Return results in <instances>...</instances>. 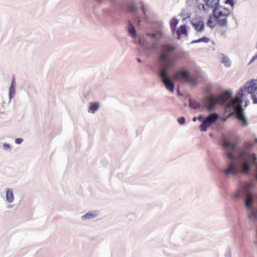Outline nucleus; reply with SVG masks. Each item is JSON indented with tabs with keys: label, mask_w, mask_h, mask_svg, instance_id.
<instances>
[{
	"label": "nucleus",
	"mask_w": 257,
	"mask_h": 257,
	"mask_svg": "<svg viewBox=\"0 0 257 257\" xmlns=\"http://www.w3.org/2000/svg\"><path fill=\"white\" fill-rule=\"evenodd\" d=\"M174 48L170 45H163L158 57V62L161 67L159 76L166 88L170 92L174 91V84L169 76L168 70L174 68L177 58L173 54Z\"/></svg>",
	"instance_id": "3"
},
{
	"label": "nucleus",
	"mask_w": 257,
	"mask_h": 257,
	"mask_svg": "<svg viewBox=\"0 0 257 257\" xmlns=\"http://www.w3.org/2000/svg\"><path fill=\"white\" fill-rule=\"evenodd\" d=\"M174 79L186 81L190 84H194L196 82L197 78L191 77L189 73L184 70L176 72L173 76Z\"/></svg>",
	"instance_id": "9"
},
{
	"label": "nucleus",
	"mask_w": 257,
	"mask_h": 257,
	"mask_svg": "<svg viewBox=\"0 0 257 257\" xmlns=\"http://www.w3.org/2000/svg\"><path fill=\"white\" fill-rule=\"evenodd\" d=\"M253 62H254L253 60H252V59L250 60V62L248 63V65H250L251 63H252Z\"/></svg>",
	"instance_id": "38"
},
{
	"label": "nucleus",
	"mask_w": 257,
	"mask_h": 257,
	"mask_svg": "<svg viewBox=\"0 0 257 257\" xmlns=\"http://www.w3.org/2000/svg\"><path fill=\"white\" fill-rule=\"evenodd\" d=\"M231 148L235 149L234 146ZM236 154L238 161H230L227 163L226 167L221 170L226 176H235L240 173H249L251 163L256 166L257 172V158L255 153H248L242 148H236Z\"/></svg>",
	"instance_id": "2"
},
{
	"label": "nucleus",
	"mask_w": 257,
	"mask_h": 257,
	"mask_svg": "<svg viewBox=\"0 0 257 257\" xmlns=\"http://www.w3.org/2000/svg\"><path fill=\"white\" fill-rule=\"evenodd\" d=\"M191 23L194 29L198 32H202L204 29V23L201 19H195Z\"/></svg>",
	"instance_id": "11"
},
{
	"label": "nucleus",
	"mask_w": 257,
	"mask_h": 257,
	"mask_svg": "<svg viewBox=\"0 0 257 257\" xmlns=\"http://www.w3.org/2000/svg\"><path fill=\"white\" fill-rule=\"evenodd\" d=\"M204 4H200L197 6L198 10L200 12H203L205 13H208L210 9L214 11L217 10L222 8V6L219 5V0H203Z\"/></svg>",
	"instance_id": "7"
},
{
	"label": "nucleus",
	"mask_w": 257,
	"mask_h": 257,
	"mask_svg": "<svg viewBox=\"0 0 257 257\" xmlns=\"http://www.w3.org/2000/svg\"><path fill=\"white\" fill-rule=\"evenodd\" d=\"M252 60H253L254 61L257 59V54L254 55L252 58Z\"/></svg>",
	"instance_id": "35"
},
{
	"label": "nucleus",
	"mask_w": 257,
	"mask_h": 257,
	"mask_svg": "<svg viewBox=\"0 0 257 257\" xmlns=\"http://www.w3.org/2000/svg\"><path fill=\"white\" fill-rule=\"evenodd\" d=\"M100 214L98 210L90 211L85 215L81 216L82 220H91L97 217Z\"/></svg>",
	"instance_id": "12"
},
{
	"label": "nucleus",
	"mask_w": 257,
	"mask_h": 257,
	"mask_svg": "<svg viewBox=\"0 0 257 257\" xmlns=\"http://www.w3.org/2000/svg\"><path fill=\"white\" fill-rule=\"evenodd\" d=\"M6 193V201L9 203H12L14 201V195L12 188H6L5 190Z\"/></svg>",
	"instance_id": "13"
},
{
	"label": "nucleus",
	"mask_w": 257,
	"mask_h": 257,
	"mask_svg": "<svg viewBox=\"0 0 257 257\" xmlns=\"http://www.w3.org/2000/svg\"><path fill=\"white\" fill-rule=\"evenodd\" d=\"M222 146L226 157H227L230 161H238L237 156L236 154V149H232V146H234L236 148H242L249 153L247 149L252 148L253 144L251 142H245L243 147H238L236 144H232L229 141L224 140L222 142Z\"/></svg>",
	"instance_id": "5"
},
{
	"label": "nucleus",
	"mask_w": 257,
	"mask_h": 257,
	"mask_svg": "<svg viewBox=\"0 0 257 257\" xmlns=\"http://www.w3.org/2000/svg\"><path fill=\"white\" fill-rule=\"evenodd\" d=\"M254 181L251 180L248 182L243 184L240 190L235 194L236 197H242L244 199V205L246 208L248 209L247 216L253 221H257V209H253L252 205L254 201L253 195L250 192L249 189L254 186Z\"/></svg>",
	"instance_id": "4"
},
{
	"label": "nucleus",
	"mask_w": 257,
	"mask_h": 257,
	"mask_svg": "<svg viewBox=\"0 0 257 257\" xmlns=\"http://www.w3.org/2000/svg\"><path fill=\"white\" fill-rule=\"evenodd\" d=\"M3 149L5 150L8 151V150H9L10 149V145L9 144L3 143Z\"/></svg>",
	"instance_id": "28"
},
{
	"label": "nucleus",
	"mask_w": 257,
	"mask_h": 257,
	"mask_svg": "<svg viewBox=\"0 0 257 257\" xmlns=\"http://www.w3.org/2000/svg\"><path fill=\"white\" fill-rule=\"evenodd\" d=\"M23 142V139L20 138H17L15 140V143L17 145H20Z\"/></svg>",
	"instance_id": "29"
},
{
	"label": "nucleus",
	"mask_w": 257,
	"mask_h": 257,
	"mask_svg": "<svg viewBox=\"0 0 257 257\" xmlns=\"http://www.w3.org/2000/svg\"><path fill=\"white\" fill-rule=\"evenodd\" d=\"M209 41H210V39L209 38H208L207 37H202L201 38H200L199 39L192 41L191 42V43L193 44V43H199V42H204L205 43H207Z\"/></svg>",
	"instance_id": "21"
},
{
	"label": "nucleus",
	"mask_w": 257,
	"mask_h": 257,
	"mask_svg": "<svg viewBox=\"0 0 257 257\" xmlns=\"http://www.w3.org/2000/svg\"><path fill=\"white\" fill-rule=\"evenodd\" d=\"M197 119H198L197 117H194L192 119V120L195 122Z\"/></svg>",
	"instance_id": "36"
},
{
	"label": "nucleus",
	"mask_w": 257,
	"mask_h": 257,
	"mask_svg": "<svg viewBox=\"0 0 257 257\" xmlns=\"http://www.w3.org/2000/svg\"><path fill=\"white\" fill-rule=\"evenodd\" d=\"M178 121L181 125H183L185 123V118L183 116L180 117L178 119Z\"/></svg>",
	"instance_id": "27"
},
{
	"label": "nucleus",
	"mask_w": 257,
	"mask_h": 257,
	"mask_svg": "<svg viewBox=\"0 0 257 257\" xmlns=\"http://www.w3.org/2000/svg\"><path fill=\"white\" fill-rule=\"evenodd\" d=\"M147 38L145 39V42H143L140 39L138 40V44L145 51L156 50L158 47V42L162 37V33L158 32L156 33H147Z\"/></svg>",
	"instance_id": "6"
},
{
	"label": "nucleus",
	"mask_w": 257,
	"mask_h": 257,
	"mask_svg": "<svg viewBox=\"0 0 257 257\" xmlns=\"http://www.w3.org/2000/svg\"><path fill=\"white\" fill-rule=\"evenodd\" d=\"M253 103L257 104V96L256 94L252 95Z\"/></svg>",
	"instance_id": "32"
},
{
	"label": "nucleus",
	"mask_w": 257,
	"mask_h": 257,
	"mask_svg": "<svg viewBox=\"0 0 257 257\" xmlns=\"http://www.w3.org/2000/svg\"><path fill=\"white\" fill-rule=\"evenodd\" d=\"M184 105V106H187V104L186 103H185Z\"/></svg>",
	"instance_id": "43"
},
{
	"label": "nucleus",
	"mask_w": 257,
	"mask_h": 257,
	"mask_svg": "<svg viewBox=\"0 0 257 257\" xmlns=\"http://www.w3.org/2000/svg\"><path fill=\"white\" fill-rule=\"evenodd\" d=\"M213 17L214 21L217 25L221 27H226L227 26L228 20L226 15H223L222 10L220 9L217 10L215 9L213 11Z\"/></svg>",
	"instance_id": "8"
},
{
	"label": "nucleus",
	"mask_w": 257,
	"mask_h": 257,
	"mask_svg": "<svg viewBox=\"0 0 257 257\" xmlns=\"http://www.w3.org/2000/svg\"><path fill=\"white\" fill-rule=\"evenodd\" d=\"M104 0H97V1H98L99 2L101 3L102 2H103Z\"/></svg>",
	"instance_id": "41"
},
{
	"label": "nucleus",
	"mask_w": 257,
	"mask_h": 257,
	"mask_svg": "<svg viewBox=\"0 0 257 257\" xmlns=\"http://www.w3.org/2000/svg\"><path fill=\"white\" fill-rule=\"evenodd\" d=\"M176 33L177 35V38L178 39H181V36L182 35H184L186 37H187L188 32L186 29V26L185 25L181 26L176 31Z\"/></svg>",
	"instance_id": "15"
},
{
	"label": "nucleus",
	"mask_w": 257,
	"mask_h": 257,
	"mask_svg": "<svg viewBox=\"0 0 257 257\" xmlns=\"http://www.w3.org/2000/svg\"><path fill=\"white\" fill-rule=\"evenodd\" d=\"M218 115L216 113L210 114L202 121V124L199 126L200 131L206 132L207 128L218 119Z\"/></svg>",
	"instance_id": "10"
},
{
	"label": "nucleus",
	"mask_w": 257,
	"mask_h": 257,
	"mask_svg": "<svg viewBox=\"0 0 257 257\" xmlns=\"http://www.w3.org/2000/svg\"><path fill=\"white\" fill-rule=\"evenodd\" d=\"M222 63L226 66L229 67L231 66V62L229 58L225 56L224 55L222 56Z\"/></svg>",
	"instance_id": "20"
},
{
	"label": "nucleus",
	"mask_w": 257,
	"mask_h": 257,
	"mask_svg": "<svg viewBox=\"0 0 257 257\" xmlns=\"http://www.w3.org/2000/svg\"><path fill=\"white\" fill-rule=\"evenodd\" d=\"M198 0H187V4L189 7H192L197 4Z\"/></svg>",
	"instance_id": "26"
},
{
	"label": "nucleus",
	"mask_w": 257,
	"mask_h": 257,
	"mask_svg": "<svg viewBox=\"0 0 257 257\" xmlns=\"http://www.w3.org/2000/svg\"><path fill=\"white\" fill-rule=\"evenodd\" d=\"M209 136L211 137L212 136V134H210Z\"/></svg>",
	"instance_id": "44"
},
{
	"label": "nucleus",
	"mask_w": 257,
	"mask_h": 257,
	"mask_svg": "<svg viewBox=\"0 0 257 257\" xmlns=\"http://www.w3.org/2000/svg\"><path fill=\"white\" fill-rule=\"evenodd\" d=\"M141 4V9L142 11L143 14L145 16H147V13L149 10V7L148 5L145 4L143 2L140 3Z\"/></svg>",
	"instance_id": "23"
},
{
	"label": "nucleus",
	"mask_w": 257,
	"mask_h": 257,
	"mask_svg": "<svg viewBox=\"0 0 257 257\" xmlns=\"http://www.w3.org/2000/svg\"><path fill=\"white\" fill-rule=\"evenodd\" d=\"M221 10H222V13L223 15H226V16H229L230 14V11L229 9L226 8L222 6V8H221Z\"/></svg>",
	"instance_id": "25"
},
{
	"label": "nucleus",
	"mask_w": 257,
	"mask_h": 257,
	"mask_svg": "<svg viewBox=\"0 0 257 257\" xmlns=\"http://www.w3.org/2000/svg\"><path fill=\"white\" fill-rule=\"evenodd\" d=\"M110 2L112 3H114L116 0H109Z\"/></svg>",
	"instance_id": "37"
},
{
	"label": "nucleus",
	"mask_w": 257,
	"mask_h": 257,
	"mask_svg": "<svg viewBox=\"0 0 257 257\" xmlns=\"http://www.w3.org/2000/svg\"><path fill=\"white\" fill-rule=\"evenodd\" d=\"M137 61H138V62H141V60L140 58H138V59H137Z\"/></svg>",
	"instance_id": "39"
},
{
	"label": "nucleus",
	"mask_w": 257,
	"mask_h": 257,
	"mask_svg": "<svg viewBox=\"0 0 257 257\" xmlns=\"http://www.w3.org/2000/svg\"><path fill=\"white\" fill-rule=\"evenodd\" d=\"M128 31L133 38L137 37V33L135 27L130 21L128 22Z\"/></svg>",
	"instance_id": "17"
},
{
	"label": "nucleus",
	"mask_w": 257,
	"mask_h": 257,
	"mask_svg": "<svg viewBox=\"0 0 257 257\" xmlns=\"http://www.w3.org/2000/svg\"><path fill=\"white\" fill-rule=\"evenodd\" d=\"M141 23V20L139 18H137L135 21H134V24L136 26H139Z\"/></svg>",
	"instance_id": "31"
},
{
	"label": "nucleus",
	"mask_w": 257,
	"mask_h": 257,
	"mask_svg": "<svg viewBox=\"0 0 257 257\" xmlns=\"http://www.w3.org/2000/svg\"><path fill=\"white\" fill-rule=\"evenodd\" d=\"M197 118H198V120H199L200 121L203 120V117L201 115H200L199 116H198V117H197Z\"/></svg>",
	"instance_id": "34"
},
{
	"label": "nucleus",
	"mask_w": 257,
	"mask_h": 257,
	"mask_svg": "<svg viewBox=\"0 0 257 257\" xmlns=\"http://www.w3.org/2000/svg\"><path fill=\"white\" fill-rule=\"evenodd\" d=\"M255 178L257 180V172L256 171V173L255 174Z\"/></svg>",
	"instance_id": "40"
},
{
	"label": "nucleus",
	"mask_w": 257,
	"mask_h": 257,
	"mask_svg": "<svg viewBox=\"0 0 257 257\" xmlns=\"http://www.w3.org/2000/svg\"><path fill=\"white\" fill-rule=\"evenodd\" d=\"M255 92L257 94V80H252L241 87L234 97H232V92L230 89L225 90L221 95H212L207 97V109L209 111H212L217 103L224 105L226 113H228L229 116L235 114L236 117L243 122V125H246L247 124V120L241 104L243 101L246 104L249 102L246 94Z\"/></svg>",
	"instance_id": "1"
},
{
	"label": "nucleus",
	"mask_w": 257,
	"mask_h": 257,
	"mask_svg": "<svg viewBox=\"0 0 257 257\" xmlns=\"http://www.w3.org/2000/svg\"><path fill=\"white\" fill-rule=\"evenodd\" d=\"M15 80L14 78H13L11 80V83L9 89V98L10 101L13 98L14 95L15 94Z\"/></svg>",
	"instance_id": "16"
},
{
	"label": "nucleus",
	"mask_w": 257,
	"mask_h": 257,
	"mask_svg": "<svg viewBox=\"0 0 257 257\" xmlns=\"http://www.w3.org/2000/svg\"><path fill=\"white\" fill-rule=\"evenodd\" d=\"M213 14L210 15L209 17V20H208L206 24L207 26L210 28H214L215 26V25H217L215 21H213Z\"/></svg>",
	"instance_id": "19"
},
{
	"label": "nucleus",
	"mask_w": 257,
	"mask_h": 257,
	"mask_svg": "<svg viewBox=\"0 0 257 257\" xmlns=\"http://www.w3.org/2000/svg\"><path fill=\"white\" fill-rule=\"evenodd\" d=\"M179 20L176 18H173L170 21V27L172 31L174 33L176 31V27L179 23Z\"/></svg>",
	"instance_id": "18"
},
{
	"label": "nucleus",
	"mask_w": 257,
	"mask_h": 257,
	"mask_svg": "<svg viewBox=\"0 0 257 257\" xmlns=\"http://www.w3.org/2000/svg\"><path fill=\"white\" fill-rule=\"evenodd\" d=\"M231 250L230 249H228L227 253L225 254V257H231Z\"/></svg>",
	"instance_id": "33"
},
{
	"label": "nucleus",
	"mask_w": 257,
	"mask_h": 257,
	"mask_svg": "<svg viewBox=\"0 0 257 257\" xmlns=\"http://www.w3.org/2000/svg\"><path fill=\"white\" fill-rule=\"evenodd\" d=\"M255 143H257V138H256L255 139Z\"/></svg>",
	"instance_id": "42"
},
{
	"label": "nucleus",
	"mask_w": 257,
	"mask_h": 257,
	"mask_svg": "<svg viewBox=\"0 0 257 257\" xmlns=\"http://www.w3.org/2000/svg\"><path fill=\"white\" fill-rule=\"evenodd\" d=\"M89 104V106L88 111L92 114H94L97 111L100 106V103L98 102H90Z\"/></svg>",
	"instance_id": "14"
},
{
	"label": "nucleus",
	"mask_w": 257,
	"mask_h": 257,
	"mask_svg": "<svg viewBox=\"0 0 257 257\" xmlns=\"http://www.w3.org/2000/svg\"><path fill=\"white\" fill-rule=\"evenodd\" d=\"M129 9L132 12H136L138 11V7L134 3H132L130 5Z\"/></svg>",
	"instance_id": "24"
},
{
	"label": "nucleus",
	"mask_w": 257,
	"mask_h": 257,
	"mask_svg": "<svg viewBox=\"0 0 257 257\" xmlns=\"http://www.w3.org/2000/svg\"><path fill=\"white\" fill-rule=\"evenodd\" d=\"M189 106L192 109H196L199 107V104L194 100L190 99H189Z\"/></svg>",
	"instance_id": "22"
},
{
	"label": "nucleus",
	"mask_w": 257,
	"mask_h": 257,
	"mask_svg": "<svg viewBox=\"0 0 257 257\" xmlns=\"http://www.w3.org/2000/svg\"><path fill=\"white\" fill-rule=\"evenodd\" d=\"M225 3L227 4H229L231 7H233L235 4V3L233 0H226L225 1Z\"/></svg>",
	"instance_id": "30"
}]
</instances>
